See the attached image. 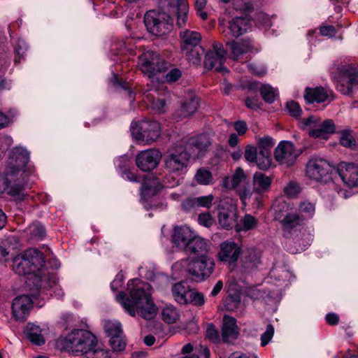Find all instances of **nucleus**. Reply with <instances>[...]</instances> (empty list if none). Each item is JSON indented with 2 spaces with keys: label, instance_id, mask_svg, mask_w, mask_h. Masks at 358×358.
I'll use <instances>...</instances> for the list:
<instances>
[{
  "label": "nucleus",
  "instance_id": "obj_1",
  "mask_svg": "<svg viewBox=\"0 0 358 358\" xmlns=\"http://www.w3.org/2000/svg\"><path fill=\"white\" fill-rule=\"evenodd\" d=\"M44 264L43 254L36 248H29L14 258L13 268L18 275H28L26 282L30 289L41 292L56 284L53 277L43 268Z\"/></svg>",
  "mask_w": 358,
  "mask_h": 358
},
{
  "label": "nucleus",
  "instance_id": "obj_2",
  "mask_svg": "<svg viewBox=\"0 0 358 358\" xmlns=\"http://www.w3.org/2000/svg\"><path fill=\"white\" fill-rule=\"evenodd\" d=\"M129 297L124 292H120L116 296L129 315L134 317L138 314L145 320L153 319L157 313V308L152 299V288L151 285L138 279L130 280L127 283Z\"/></svg>",
  "mask_w": 358,
  "mask_h": 358
},
{
  "label": "nucleus",
  "instance_id": "obj_3",
  "mask_svg": "<svg viewBox=\"0 0 358 358\" xmlns=\"http://www.w3.org/2000/svg\"><path fill=\"white\" fill-rule=\"evenodd\" d=\"M67 351L81 354L83 358H110L108 350L98 345L95 336L83 329H74L61 341Z\"/></svg>",
  "mask_w": 358,
  "mask_h": 358
},
{
  "label": "nucleus",
  "instance_id": "obj_4",
  "mask_svg": "<svg viewBox=\"0 0 358 358\" xmlns=\"http://www.w3.org/2000/svg\"><path fill=\"white\" fill-rule=\"evenodd\" d=\"M29 153L22 147L13 148L7 161L5 171L9 177H13L15 182L22 183L26 187V178L31 173V169L28 166Z\"/></svg>",
  "mask_w": 358,
  "mask_h": 358
},
{
  "label": "nucleus",
  "instance_id": "obj_5",
  "mask_svg": "<svg viewBox=\"0 0 358 358\" xmlns=\"http://www.w3.org/2000/svg\"><path fill=\"white\" fill-rule=\"evenodd\" d=\"M132 136L138 144L150 145L161 135V127L155 120H142L131 125Z\"/></svg>",
  "mask_w": 358,
  "mask_h": 358
},
{
  "label": "nucleus",
  "instance_id": "obj_6",
  "mask_svg": "<svg viewBox=\"0 0 358 358\" xmlns=\"http://www.w3.org/2000/svg\"><path fill=\"white\" fill-rule=\"evenodd\" d=\"M144 23L148 31L155 36L165 35L173 27V20L169 14L154 10L145 14Z\"/></svg>",
  "mask_w": 358,
  "mask_h": 358
},
{
  "label": "nucleus",
  "instance_id": "obj_7",
  "mask_svg": "<svg viewBox=\"0 0 358 358\" xmlns=\"http://www.w3.org/2000/svg\"><path fill=\"white\" fill-rule=\"evenodd\" d=\"M336 89L344 95H350L358 89V69L351 65L342 66L337 69Z\"/></svg>",
  "mask_w": 358,
  "mask_h": 358
},
{
  "label": "nucleus",
  "instance_id": "obj_8",
  "mask_svg": "<svg viewBox=\"0 0 358 358\" xmlns=\"http://www.w3.org/2000/svg\"><path fill=\"white\" fill-rule=\"evenodd\" d=\"M138 66L144 74L151 78L158 73L164 72L169 63L157 52L146 51L138 57Z\"/></svg>",
  "mask_w": 358,
  "mask_h": 358
},
{
  "label": "nucleus",
  "instance_id": "obj_9",
  "mask_svg": "<svg viewBox=\"0 0 358 358\" xmlns=\"http://www.w3.org/2000/svg\"><path fill=\"white\" fill-rule=\"evenodd\" d=\"M190 153L182 145H178L169 151L164 158L165 168L171 173H182L187 166Z\"/></svg>",
  "mask_w": 358,
  "mask_h": 358
},
{
  "label": "nucleus",
  "instance_id": "obj_10",
  "mask_svg": "<svg viewBox=\"0 0 358 358\" xmlns=\"http://www.w3.org/2000/svg\"><path fill=\"white\" fill-rule=\"evenodd\" d=\"M303 152V148H296L292 142L282 141L275 149L274 158L280 165L289 167L296 162Z\"/></svg>",
  "mask_w": 358,
  "mask_h": 358
},
{
  "label": "nucleus",
  "instance_id": "obj_11",
  "mask_svg": "<svg viewBox=\"0 0 358 358\" xmlns=\"http://www.w3.org/2000/svg\"><path fill=\"white\" fill-rule=\"evenodd\" d=\"M214 267L213 259L206 255L192 259L188 263L187 270L189 274L196 280H203L212 274Z\"/></svg>",
  "mask_w": 358,
  "mask_h": 358
},
{
  "label": "nucleus",
  "instance_id": "obj_12",
  "mask_svg": "<svg viewBox=\"0 0 358 358\" xmlns=\"http://www.w3.org/2000/svg\"><path fill=\"white\" fill-rule=\"evenodd\" d=\"M6 192L15 201H22L26 196L24 185L22 183L15 182L13 177H9L5 171H0V195Z\"/></svg>",
  "mask_w": 358,
  "mask_h": 358
},
{
  "label": "nucleus",
  "instance_id": "obj_13",
  "mask_svg": "<svg viewBox=\"0 0 358 358\" xmlns=\"http://www.w3.org/2000/svg\"><path fill=\"white\" fill-rule=\"evenodd\" d=\"M282 235L286 238H295L299 236L304 225V219L297 213H287L280 221Z\"/></svg>",
  "mask_w": 358,
  "mask_h": 358
},
{
  "label": "nucleus",
  "instance_id": "obj_14",
  "mask_svg": "<svg viewBox=\"0 0 358 358\" xmlns=\"http://www.w3.org/2000/svg\"><path fill=\"white\" fill-rule=\"evenodd\" d=\"M226 51L220 43H214L213 50H209L205 57L204 66L208 69H214L216 71L223 73L228 70L223 66L226 60Z\"/></svg>",
  "mask_w": 358,
  "mask_h": 358
},
{
  "label": "nucleus",
  "instance_id": "obj_15",
  "mask_svg": "<svg viewBox=\"0 0 358 358\" xmlns=\"http://www.w3.org/2000/svg\"><path fill=\"white\" fill-rule=\"evenodd\" d=\"M331 170L329 163L320 157L311 158L306 164V173L308 178L321 181L327 177Z\"/></svg>",
  "mask_w": 358,
  "mask_h": 358
},
{
  "label": "nucleus",
  "instance_id": "obj_16",
  "mask_svg": "<svg viewBox=\"0 0 358 358\" xmlns=\"http://www.w3.org/2000/svg\"><path fill=\"white\" fill-rule=\"evenodd\" d=\"M162 158L161 152L155 149L141 151L136 157V164L142 171H150L157 167Z\"/></svg>",
  "mask_w": 358,
  "mask_h": 358
},
{
  "label": "nucleus",
  "instance_id": "obj_17",
  "mask_svg": "<svg viewBox=\"0 0 358 358\" xmlns=\"http://www.w3.org/2000/svg\"><path fill=\"white\" fill-rule=\"evenodd\" d=\"M241 254V248L234 241L222 242L217 254L218 259L223 262L233 264L238 261Z\"/></svg>",
  "mask_w": 358,
  "mask_h": 358
},
{
  "label": "nucleus",
  "instance_id": "obj_18",
  "mask_svg": "<svg viewBox=\"0 0 358 358\" xmlns=\"http://www.w3.org/2000/svg\"><path fill=\"white\" fill-rule=\"evenodd\" d=\"M33 301L29 295L23 294L15 297L12 303L13 315L16 320L27 319Z\"/></svg>",
  "mask_w": 358,
  "mask_h": 358
},
{
  "label": "nucleus",
  "instance_id": "obj_19",
  "mask_svg": "<svg viewBox=\"0 0 358 358\" xmlns=\"http://www.w3.org/2000/svg\"><path fill=\"white\" fill-rule=\"evenodd\" d=\"M338 174L343 182L349 187H358V166L350 163H341Z\"/></svg>",
  "mask_w": 358,
  "mask_h": 358
},
{
  "label": "nucleus",
  "instance_id": "obj_20",
  "mask_svg": "<svg viewBox=\"0 0 358 358\" xmlns=\"http://www.w3.org/2000/svg\"><path fill=\"white\" fill-rule=\"evenodd\" d=\"M211 145L210 139L207 134H201L189 138L185 148L189 153L196 155L198 157L207 152Z\"/></svg>",
  "mask_w": 358,
  "mask_h": 358
},
{
  "label": "nucleus",
  "instance_id": "obj_21",
  "mask_svg": "<svg viewBox=\"0 0 358 358\" xmlns=\"http://www.w3.org/2000/svg\"><path fill=\"white\" fill-rule=\"evenodd\" d=\"M237 213L234 206L230 205L228 208H222L219 212L218 220L220 225L229 229L236 227V231H239L241 228L237 224Z\"/></svg>",
  "mask_w": 358,
  "mask_h": 358
},
{
  "label": "nucleus",
  "instance_id": "obj_22",
  "mask_svg": "<svg viewBox=\"0 0 358 358\" xmlns=\"http://www.w3.org/2000/svg\"><path fill=\"white\" fill-rule=\"evenodd\" d=\"M335 124L332 120L328 119L318 123L315 127L308 129V135L314 138L327 140L335 132Z\"/></svg>",
  "mask_w": 358,
  "mask_h": 358
},
{
  "label": "nucleus",
  "instance_id": "obj_23",
  "mask_svg": "<svg viewBox=\"0 0 358 358\" xmlns=\"http://www.w3.org/2000/svg\"><path fill=\"white\" fill-rule=\"evenodd\" d=\"M332 91L322 87H306L304 98L307 103H322L331 99Z\"/></svg>",
  "mask_w": 358,
  "mask_h": 358
},
{
  "label": "nucleus",
  "instance_id": "obj_24",
  "mask_svg": "<svg viewBox=\"0 0 358 358\" xmlns=\"http://www.w3.org/2000/svg\"><path fill=\"white\" fill-rule=\"evenodd\" d=\"M194 236L193 231L187 226L176 227L173 234V243L180 249L185 250Z\"/></svg>",
  "mask_w": 358,
  "mask_h": 358
},
{
  "label": "nucleus",
  "instance_id": "obj_25",
  "mask_svg": "<svg viewBox=\"0 0 358 358\" xmlns=\"http://www.w3.org/2000/svg\"><path fill=\"white\" fill-rule=\"evenodd\" d=\"M199 106V99L192 93H188L178 110V115L187 117L196 113Z\"/></svg>",
  "mask_w": 358,
  "mask_h": 358
},
{
  "label": "nucleus",
  "instance_id": "obj_26",
  "mask_svg": "<svg viewBox=\"0 0 358 358\" xmlns=\"http://www.w3.org/2000/svg\"><path fill=\"white\" fill-rule=\"evenodd\" d=\"M209 246V243L207 241L200 236H194L184 250L200 257L207 255Z\"/></svg>",
  "mask_w": 358,
  "mask_h": 358
},
{
  "label": "nucleus",
  "instance_id": "obj_27",
  "mask_svg": "<svg viewBox=\"0 0 358 358\" xmlns=\"http://www.w3.org/2000/svg\"><path fill=\"white\" fill-rule=\"evenodd\" d=\"M222 331V338L224 342L236 338L238 330L236 319L233 317L224 315Z\"/></svg>",
  "mask_w": 358,
  "mask_h": 358
},
{
  "label": "nucleus",
  "instance_id": "obj_28",
  "mask_svg": "<svg viewBox=\"0 0 358 358\" xmlns=\"http://www.w3.org/2000/svg\"><path fill=\"white\" fill-rule=\"evenodd\" d=\"M261 263L260 252L255 248H248L243 253L242 266L247 271H251Z\"/></svg>",
  "mask_w": 358,
  "mask_h": 358
},
{
  "label": "nucleus",
  "instance_id": "obj_29",
  "mask_svg": "<svg viewBox=\"0 0 358 358\" xmlns=\"http://www.w3.org/2000/svg\"><path fill=\"white\" fill-rule=\"evenodd\" d=\"M250 20L243 17H236L229 21V29L232 37H238L245 34L250 27Z\"/></svg>",
  "mask_w": 358,
  "mask_h": 358
},
{
  "label": "nucleus",
  "instance_id": "obj_30",
  "mask_svg": "<svg viewBox=\"0 0 358 358\" xmlns=\"http://www.w3.org/2000/svg\"><path fill=\"white\" fill-rule=\"evenodd\" d=\"M231 56L234 59H237L241 55L248 52L253 48L252 42L250 39H244L241 41H233L227 43Z\"/></svg>",
  "mask_w": 358,
  "mask_h": 358
},
{
  "label": "nucleus",
  "instance_id": "obj_31",
  "mask_svg": "<svg viewBox=\"0 0 358 358\" xmlns=\"http://www.w3.org/2000/svg\"><path fill=\"white\" fill-rule=\"evenodd\" d=\"M182 38L181 50H188L189 48L199 45L201 40V34L195 31L186 29L180 32Z\"/></svg>",
  "mask_w": 358,
  "mask_h": 358
},
{
  "label": "nucleus",
  "instance_id": "obj_32",
  "mask_svg": "<svg viewBox=\"0 0 358 358\" xmlns=\"http://www.w3.org/2000/svg\"><path fill=\"white\" fill-rule=\"evenodd\" d=\"M190 286L185 282H180L175 284L172 289V295L176 302L180 304H187L188 296L191 292Z\"/></svg>",
  "mask_w": 358,
  "mask_h": 358
},
{
  "label": "nucleus",
  "instance_id": "obj_33",
  "mask_svg": "<svg viewBox=\"0 0 358 358\" xmlns=\"http://www.w3.org/2000/svg\"><path fill=\"white\" fill-rule=\"evenodd\" d=\"M271 178L265 174L256 172L253 176L254 191L261 194L267 192L271 184Z\"/></svg>",
  "mask_w": 358,
  "mask_h": 358
},
{
  "label": "nucleus",
  "instance_id": "obj_34",
  "mask_svg": "<svg viewBox=\"0 0 358 358\" xmlns=\"http://www.w3.org/2000/svg\"><path fill=\"white\" fill-rule=\"evenodd\" d=\"M27 338L34 344L41 345L45 343L43 330L39 326L29 323L25 329Z\"/></svg>",
  "mask_w": 358,
  "mask_h": 358
},
{
  "label": "nucleus",
  "instance_id": "obj_35",
  "mask_svg": "<svg viewBox=\"0 0 358 358\" xmlns=\"http://www.w3.org/2000/svg\"><path fill=\"white\" fill-rule=\"evenodd\" d=\"M162 319L167 324H173L178 322L180 317V313L173 305H166L161 312Z\"/></svg>",
  "mask_w": 358,
  "mask_h": 358
},
{
  "label": "nucleus",
  "instance_id": "obj_36",
  "mask_svg": "<svg viewBox=\"0 0 358 358\" xmlns=\"http://www.w3.org/2000/svg\"><path fill=\"white\" fill-rule=\"evenodd\" d=\"M245 178L243 169L237 168L231 177H226L222 180V185L227 189L235 188L238 186Z\"/></svg>",
  "mask_w": 358,
  "mask_h": 358
},
{
  "label": "nucleus",
  "instance_id": "obj_37",
  "mask_svg": "<svg viewBox=\"0 0 358 358\" xmlns=\"http://www.w3.org/2000/svg\"><path fill=\"white\" fill-rule=\"evenodd\" d=\"M275 143V140L268 136L257 138V148L260 153L271 155V150Z\"/></svg>",
  "mask_w": 358,
  "mask_h": 358
},
{
  "label": "nucleus",
  "instance_id": "obj_38",
  "mask_svg": "<svg viewBox=\"0 0 358 358\" xmlns=\"http://www.w3.org/2000/svg\"><path fill=\"white\" fill-rule=\"evenodd\" d=\"M26 234L29 236V238L38 240L45 236V231L40 223H33L27 228Z\"/></svg>",
  "mask_w": 358,
  "mask_h": 358
},
{
  "label": "nucleus",
  "instance_id": "obj_39",
  "mask_svg": "<svg viewBox=\"0 0 358 358\" xmlns=\"http://www.w3.org/2000/svg\"><path fill=\"white\" fill-rule=\"evenodd\" d=\"M188 50H182V53L187 57L194 64H199L201 62V55L203 53V49L198 45L196 47H191Z\"/></svg>",
  "mask_w": 358,
  "mask_h": 358
},
{
  "label": "nucleus",
  "instance_id": "obj_40",
  "mask_svg": "<svg viewBox=\"0 0 358 358\" xmlns=\"http://www.w3.org/2000/svg\"><path fill=\"white\" fill-rule=\"evenodd\" d=\"M195 180L200 185H208L212 183L213 176L210 171L202 168L196 171Z\"/></svg>",
  "mask_w": 358,
  "mask_h": 358
},
{
  "label": "nucleus",
  "instance_id": "obj_41",
  "mask_svg": "<svg viewBox=\"0 0 358 358\" xmlns=\"http://www.w3.org/2000/svg\"><path fill=\"white\" fill-rule=\"evenodd\" d=\"M103 327L110 337L122 333L121 324L118 321H106Z\"/></svg>",
  "mask_w": 358,
  "mask_h": 358
},
{
  "label": "nucleus",
  "instance_id": "obj_42",
  "mask_svg": "<svg viewBox=\"0 0 358 358\" xmlns=\"http://www.w3.org/2000/svg\"><path fill=\"white\" fill-rule=\"evenodd\" d=\"M113 82L114 85L117 87L122 88L126 93L128 98L131 100V101H134V93L131 90V86L129 83L125 81H120L118 79L117 74H113Z\"/></svg>",
  "mask_w": 358,
  "mask_h": 358
},
{
  "label": "nucleus",
  "instance_id": "obj_43",
  "mask_svg": "<svg viewBox=\"0 0 358 358\" xmlns=\"http://www.w3.org/2000/svg\"><path fill=\"white\" fill-rule=\"evenodd\" d=\"M255 163L259 169L267 170L270 168L272 163L271 155L260 153L259 152L257 161H255Z\"/></svg>",
  "mask_w": 358,
  "mask_h": 358
},
{
  "label": "nucleus",
  "instance_id": "obj_44",
  "mask_svg": "<svg viewBox=\"0 0 358 358\" xmlns=\"http://www.w3.org/2000/svg\"><path fill=\"white\" fill-rule=\"evenodd\" d=\"M260 92L265 101L271 103L275 101L276 92L271 86L267 85H263L260 89Z\"/></svg>",
  "mask_w": 358,
  "mask_h": 358
},
{
  "label": "nucleus",
  "instance_id": "obj_45",
  "mask_svg": "<svg viewBox=\"0 0 358 358\" xmlns=\"http://www.w3.org/2000/svg\"><path fill=\"white\" fill-rule=\"evenodd\" d=\"M178 10H180L182 13L178 14L177 23L178 26L182 27L186 22L187 17V4L186 0H174Z\"/></svg>",
  "mask_w": 358,
  "mask_h": 358
},
{
  "label": "nucleus",
  "instance_id": "obj_46",
  "mask_svg": "<svg viewBox=\"0 0 358 358\" xmlns=\"http://www.w3.org/2000/svg\"><path fill=\"white\" fill-rule=\"evenodd\" d=\"M109 341L114 351H122L125 348L126 343L123 339L122 333L111 336Z\"/></svg>",
  "mask_w": 358,
  "mask_h": 358
},
{
  "label": "nucleus",
  "instance_id": "obj_47",
  "mask_svg": "<svg viewBox=\"0 0 358 358\" xmlns=\"http://www.w3.org/2000/svg\"><path fill=\"white\" fill-rule=\"evenodd\" d=\"M241 299L238 295H229L226 297L224 305L226 310L229 311H234L238 308Z\"/></svg>",
  "mask_w": 358,
  "mask_h": 358
},
{
  "label": "nucleus",
  "instance_id": "obj_48",
  "mask_svg": "<svg viewBox=\"0 0 358 358\" xmlns=\"http://www.w3.org/2000/svg\"><path fill=\"white\" fill-rule=\"evenodd\" d=\"M204 302V296L202 293L191 289L187 303H192L194 306H201L203 305Z\"/></svg>",
  "mask_w": 358,
  "mask_h": 358
},
{
  "label": "nucleus",
  "instance_id": "obj_49",
  "mask_svg": "<svg viewBox=\"0 0 358 358\" xmlns=\"http://www.w3.org/2000/svg\"><path fill=\"white\" fill-rule=\"evenodd\" d=\"M299 212L303 213L304 215H302L303 218H311L315 213V206L314 204L308 202L303 201L301 202L299 207Z\"/></svg>",
  "mask_w": 358,
  "mask_h": 358
},
{
  "label": "nucleus",
  "instance_id": "obj_50",
  "mask_svg": "<svg viewBox=\"0 0 358 358\" xmlns=\"http://www.w3.org/2000/svg\"><path fill=\"white\" fill-rule=\"evenodd\" d=\"M355 139L350 131L345 130L341 132L340 143L343 146L352 149L355 145Z\"/></svg>",
  "mask_w": 358,
  "mask_h": 358
},
{
  "label": "nucleus",
  "instance_id": "obj_51",
  "mask_svg": "<svg viewBox=\"0 0 358 358\" xmlns=\"http://www.w3.org/2000/svg\"><path fill=\"white\" fill-rule=\"evenodd\" d=\"M257 148L254 145H248L246 146L244 153L245 160L249 163H255L257 161Z\"/></svg>",
  "mask_w": 358,
  "mask_h": 358
},
{
  "label": "nucleus",
  "instance_id": "obj_52",
  "mask_svg": "<svg viewBox=\"0 0 358 358\" xmlns=\"http://www.w3.org/2000/svg\"><path fill=\"white\" fill-rule=\"evenodd\" d=\"M27 50V45L24 40L19 39L15 46V52L16 54L15 62H20L21 58L24 57Z\"/></svg>",
  "mask_w": 358,
  "mask_h": 358
},
{
  "label": "nucleus",
  "instance_id": "obj_53",
  "mask_svg": "<svg viewBox=\"0 0 358 358\" xmlns=\"http://www.w3.org/2000/svg\"><path fill=\"white\" fill-rule=\"evenodd\" d=\"M197 207L210 208L214 200L213 194L195 197Z\"/></svg>",
  "mask_w": 358,
  "mask_h": 358
},
{
  "label": "nucleus",
  "instance_id": "obj_54",
  "mask_svg": "<svg viewBox=\"0 0 358 358\" xmlns=\"http://www.w3.org/2000/svg\"><path fill=\"white\" fill-rule=\"evenodd\" d=\"M242 227L238 225V227L241 228L240 231H248L255 227L257 220L250 215H245L242 219Z\"/></svg>",
  "mask_w": 358,
  "mask_h": 358
},
{
  "label": "nucleus",
  "instance_id": "obj_55",
  "mask_svg": "<svg viewBox=\"0 0 358 358\" xmlns=\"http://www.w3.org/2000/svg\"><path fill=\"white\" fill-rule=\"evenodd\" d=\"M256 22L264 27H270L272 25L271 18L264 13H258L255 16Z\"/></svg>",
  "mask_w": 358,
  "mask_h": 358
},
{
  "label": "nucleus",
  "instance_id": "obj_56",
  "mask_svg": "<svg viewBox=\"0 0 358 358\" xmlns=\"http://www.w3.org/2000/svg\"><path fill=\"white\" fill-rule=\"evenodd\" d=\"M151 108L156 113H164L166 110V101L164 99L154 98L151 102Z\"/></svg>",
  "mask_w": 358,
  "mask_h": 358
},
{
  "label": "nucleus",
  "instance_id": "obj_57",
  "mask_svg": "<svg viewBox=\"0 0 358 358\" xmlns=\"http://www.w3.org/2000/svg\"><path fill=\"white\" fill-rule=\"evenodd\" d=\"M274 328L273 325L268 324L265 332L261 336V345H267L273 336Z\"/></svg>",
  "mask_w": 358,
  "mask_h": 358
},
{
  "label": "nucleus",
  "instance_id": "obj_58",
  "mask_svg": "<svg viewBox=\"0 0 358 358\" xmlns=\"http://www.w3.org/2000/svg\"><path fill=\"white\" fill-rule=\"evenodd\" d=\"M300 187L299 185L294 182H289L285 187V194L289 197L295 196L299 194Z\"/></svg>",
  "mask_w": 358,
  "mask_h": 358
},
{
  "label": "nucleus",
  "instance_id": "obj_59",
  "mask_svg": "<svg viewBox=\"0 0 358 358\" xmlns=\"http://www.w3.org/2000/svg\"><path fill=\"white\" fill-rule=\"evenodd\" d=\"M287 109L288 113L293 117H299L301 113V109L299 103L294 101L287 102Z\"/></svg>",
  "mask_w": 358,
  "mask_h": 358
},
{
  "label": "nucleus",
  "instance_id": "obj_60",
  "mask_svg": "<svg viewBox=\"0 0 358 358\" xmlns=\"http://www.w3.org/2000/svg\"><path fill=\"white\" fill-rule=\"evenodd\" d=\"M198 222L201 225L210 227L213 224V219L208 213H201L198 217Z\"/></svg>",
  "mask_w": 358,
  "mask_h": 358
},
{
  "label": "nucleus",
  "instance_id": "obj_61",
  "mask_svg": "<svg viewBox=\"0 0 358 358\" xmlns=\"http://www.w3.org/2000/svg\"><path fill=\"white\" fill-rule=\"evenodd\" d=\"M206 336L213 342H216L219 340V335L217 329L215 326L213 324H209L207 327L206 331Z\"/></svg>",
  "mask_w": 358,
  "mask_h": 358
},
{
  "label": "nucleus",
  "instance_id": "obj_62",
  "mask_svg": "<svg viewBox=\"0 0 358 358\" xmlns=\"http://www.w3.org/2000/svg\"><path fill=\"white\" fill-rule=\"evenodd\" d=\"M320 122V119L316 116L311 115L307 118H304L302 120L303 128L309 127V129L315 127L317 124Z\"/></svg>",
  "mask_w": 358,
  "mask_h": 358
},
{
  "label": "nucleus",
  "instance_id": "obj_63",
  "mask_svg": "<svg viewBox=\"0 0 358 358\" xmlns=\"http://www.w3.org/2000/svg\"><path fill=\"white\" fill-rule=\"evenodd\" d=\"M181 71L176 68L172 69L166 76V79L169 82H174L178 80L181 76Z\"/></svg>",
  "mask_w": 358,
  "mask_h": 358
},
{
  "label": "nucleus",
  "instance_id": "obj_64",
  "mask_svg": "<svg viewBox=\"0 0 358 358\" xmlns=\"http://www.w3.org/2000/svg\"><path fill=\"white\" fill-rule=\"evenodd\" d=\"M234 129L238 134V135L241 136L245 134L248 130V126L245 121L238 120L234 122Z\"/></svg>",
  "mask_w": 358,
  "mask_h": 358
}]
</instances>
